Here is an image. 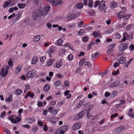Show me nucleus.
<instances>
[{
    "label": "nucleus",
    "instance_id": "27",
    "mask_svg": "<svg viewBox=\"0 0 134 134\" xmlns=\"http://www.w3.org/2000/svg\"><path fill=\"white\" fill-rule=\"evenodd\" d=\"M21 16V14L19 13H18L17 14L15 15V17H16V20H19Z\"/></svg>",
    "mask_w": 134,
    "mask_h": 134
},
{
    "label": "nucleus",
    "instance_id": "60",
    "mask_svg": "<svg viewBox=\"0 0 134 134\" xmlns=\"http://www.w3.org/2000/svg\"><path fill=\"white\" fill-rule=\"evenodd\" d=\"M112 50H113L112 49H109L107 50V52L108 53H109L111 52Z\"/></svg>",
    "mask_w": 134,
    "mask_h": 134
},
{
    "label": "nucleus",
    "instance_id": "44",
    "mask_svg": "<svg viewBox=\"0 0 134 134\" xmlns=\"http://www.w3.org/2000/svg\"><path fill=\"white\" fill-rule=\"evenodd\" d=\"M130 50V51H132L134 49V45H131L129 46Z\"/></svg>",
    "mask_w": 134,
    "mask_h": 134
},
{
    "label": "nucleus",
    "instance_id": "11",
    "mask_svg": "<svg viewBox=\"0 0 134 134\" xmlns=\"http://www.w3.org/2000/svg\"><path fill=\"white\" fill-rule=\"evenodd\" d=\"M120 83L119 81H115L114 83L111 84L110 86L112 87H117L119 86Z\"/></svg>",
    "mask_w": 134,
    "mask_h": 134
},
{
    "label": "nucleus",
    "instance_id": "4",
    "mask_svg": "<svg viewBox=\"0 0 134 134\" xmlns=\"http://www.w3.org/2000/svg\"><path fill=\"white\" fill-rule=\"evenodd\" d=\"M46 1L51 3V4L55 6H57L61 4L62 1V0H46Z\"/></svg>",
    "mask_w": 134,
    "mask_h": 134
},
{
    "label": "nucleus",
    "instance_id": "3",
    "mask_svg": "<svg viewBox=\"0 0 134 134\" xmlns=\"http://www.w3.org/2000/svg\"><path fill=\"white\" fill-rule=\"evenodd\" d=\"M37 74L36 71L34 70H31L28 71L26 74V77L28 79L33 77Z\"/></svg>",
    "mask_w": 134,
    "mask_h": 134
},
{
    "label": "nucleus",
    "instance_id": "35",
    "mask_svg": "<svg viewBox=\"0 0 134 134\" xmlns=\"http://www.w3.org/2000/svg\"><path fill=\"white\" fill-rule=\"evenodd\" d=\"M132 25L131 24H129L127 25L126 27V30L127 31H129Z\"/></svg>",
    "mask_w": 134,
    "mask_h": 134
},
{
    "label": "nucleus",
    "instance_id": "40",
    "mask_svg": "<svg viewBox=\"0 0 134 134\" xmlns=\"http://www.w3.org/2000/svg\"><path fill=\"white\" fill-rule=\"evenodd\" d=\"M8 65L10 66H12L13 65V62L11 59H10L8 62Z\"/></svg>",
    "mask_w": 134,
    "mask_h": 134
},
{
    "label": "nucleus",
    "instance_id": "23",
    "mask_svg": "<svg viewBox=\"0 0 134 134\" xmlns=\"http://www.w3.org/2000/svg\"><path fill=\"white\" fill-rule=\"evenodd\" d=\"M63 43V40L61 39L58 40L57 41V45L60 46L62 45Z\"/></svg>",
    "mask_w": 134,
    "mask_h": 134
},
{
    "label": "nucleus",
    "instance_id": "61",
    "mask_svg": "<svg viewBox=\"0 0 134 134\" xmlns=\"http://www.w3.org/2000/svg\"><path fill=\"white\" fill-rule=\"evenodd\" d=\"M92 27L91 26L87 28V30H92Z\"/></svg>",
    "mask_w": 134,
    "mask_h": 134
},
{
    "label": "nucleus",
    "instance_id": "39",
    "mask_svg": "<svg viewBox=\"0 0 134 134\" xmlns=\"http://www.w3.org/2000/svg\"><path fill=\"white\" fill-rule=\"evenodd\" d=\"M99 53V52H96L94 55L93 57H92V59H94V58L98 57Z\"/></svg>",
    "mask_w": 134,
    "mask_h": 134
},
{
    "label": "nucleus",
    "instance_id": "63",
    "mask_svg": "<svg viewBox=\"0 0 134 134\" xmlns=\"http://www.w3.org/2000/svg\"><path fill=\"white\" fill-rule=\"evenodd\" d=\"M106 41L107 42H111L112 41V39L111 38H108V39H107L106 40Z\"/></svg>",
    "mask_w": 134,
    "mask_h": 134
},
{
    "label": "nucleus",
    "instance_id": "42",
    "mask_svg": "<svg viewBox=\"0 0 134 134\" xmlns=\"http://www.w3.org/2000/svg\"><path fill=\"white\" fill-rule=\"evenodd\" d=\"M93 44V43L92 42H90V43L88 44V49H90L91 48L92 45Z\"/></svg>",
    "mask_w": 134,
    "mask_h": 134
},
{
    "label": "nucleus",
    "instance_id": "21",
    "mask_svg": "<svg viewBox=\"0 0 134 134\" xmlns=\"http://www.w3.org/2000/svg\"><path fill=\"white\" fill-rule=\"evenodd\" d=\"M49 89V86L48 84H45L44 86V89L46 91H48Z\"/></svg>",
    "mask_w": 134,
    "mask_h": 134
},
{
    "label": "nucleus",
    "instance_id": "49",
    "mask_svg": "<svg viewBox=\"0 0 134 134\" xmlns=\"http://www.w3.org/2000/svg\"><path fill=\"white\" fill-rule=\"evenodd\" d=\"M15 13H13L12 15L9 16L8 17V18L9 19H11L13 17L15 16Z\"/></svg>",
    "mask_w": 134,
    "mask_h": 134
},
{
    "label": "nucleus",
    "instance_id": "19",
    "mask_svg": "<svg viewBox=\"0 0 134 134\" xmlns=\"http://www.w3.org/2000/svg\"><path fill=\"white\" fill-rule=\"evenodd\" d=\"M117 5V3L115 2H113L110 3V6L112 8H114Z\"/></svg>",
    "mask_w": 134,
    "mask_h": 134
},
{
    "label": "nucleus",
    "instance_id": "46",
    "mask_svg": "<svg viewBox=\"0 0 134 134\" xmlns=\"http://www.w3.org/2000/svg\"><path fill=\"white\" fill-rule=\"evenodd\" d=\"M85 54V53L84 52H81L79 53V54L78 55L79 57H81V56H83Z\"/></svg>",
    "mask_w": 134,
    "mask_h": 134
},
{
    "label": "nucleus",
    "instance_id": "50",
    "mask_svg": "<svg viewBox=\"0 0 134 134\" xmlns=\"http://www.w3.org/2000/svg\"><path fill=\"white\" fill-rule=\"evenodd\" d=\"M119 63L118 62H116L114 64V67L116 68L118 67L119 65Z\"/></svg>",
    "mask_w": 134,
    "mask_h": 134
},
{
    "label": "nucleus",
    "instance_id": "33",
    "mask_svg": "<svg viewBox=\"0 0 134 134\" xmlns=\"http://www.w3.org/2000/svg\"><path fill=\"white\" fill-rule=\"evenodd\" d=\"M100 1H97L95 2V4L94 7L95 8L97 7L99 4Z\"/></svg>",
    "mask_w": 134,
    "mask_h": 134
},
{
    "label": "nucleus",
    "instance_id": "64",
    "mask_svg": "<svg viewBox=\"0 0 134 134\" xmlns=\"http://www.w3.org/2000/svg\"><path fill=\"white\" fill-rule=\"evenodd\" d=\"M49 46V44L48 43L45 42L44 44V46L46 47H48Z\"/></svg>",
    "mask_w": 134,
    "mask_h": 134
},
{
    "label": "nucleus",
    "instance_id": "8",
    "mask_svg": "<svg viewBox=\"0 0 134 134\" xmlns=\"http://www.w3.org/2000/svg\"><path fill=\"white\" fill-rule=\"evenodd\" d=\"M124 34H125L126 37V39L128 40H130L133 39V36L132 34H127L126 32H124Z\"/></svg>",
    "mask_w": 134,
    "mask_h": 134
},
{
    "label": "nucleus",
    "instance_id": "12",
    "mask_svg": "<svg viewBox=\"0 0 134 134\" xmlns=\"http://www.w3.org/2000/svg\"><path fill=\"white\" fill-rule=\"evenodd\" d=\"M76 17V16L75 14H71L68 16L67 18V19L70 21L75 19Z\"/></svg>",
    "mask_w": 134,
    "mask_h": 134
},
{
    "label": "nucleus",
    "instance_id": "22",
    "mask_svg": "<svg viewBox=\"0 0 134 134\" xmlns=\"http://www.w3.org/2000/svg\"><path fill=\"white\" fill-rule=\"evenodd\" d=\"M26 5L25 4H21L19 3L18 4V6L20 9H22L24 8Z\"/></svg>",
    "mask_w": 134,
    "mask_h": 134
},
{
    "label": "nucleus",
    "instance_id": "29",
    "mask_svg": "<svg viewBox=\"0 0 134 134\" xmlns=\"http://www.w3.org/2000/svg\"><path fill=\"white\" fill-rule=\"evenodd\" d=\"M126 36L125 35V34H124V33L123 35V38L121 39V40L120 41V42H124L126 41Z\"/></svg>",
    "mask_w": 134,
    "mask_h": 134
},
{
    "label": "nucleus",
    "instance_id": "54",
    "mask_svg": "<svg viewBox=\"0 0 134 134\" xmlns=\"http://www.w3.org/2000/svg\"><path fill=\"white\" fill-rule=\"evenodd\" d=\"M83 24V21H81L78 24V26L79 27H81V25Z\"/></svg>",
    "mask_w": 134,
    "mask_h": 134
},
{
    "label": "nucleus",
    "instance_id": "37",
    "mask_svg": "<svg viewBox=\"0 0 134 134\" xmlns=\"http://www.w3.org/2000/svg\"><path fill=\"white\" fill-rule=\"evenodd\" d=\"M85 33V31L83 29H81L79 32V34L80 35H82L84 34Z\"/></svg>",
    "mask_w": 134,
    "mask_h": 134
},
{
    "label": "nucleus",
    "instance_id": "34",
    "mask_svg": "<svg viewBox=\"0 0 134 134\" xmlns=\"http://www.w3.org/2000/svg\"><path fill=\"white\" fill-rule=\"evenodd\" d=\"M113 32V30L112 29H110L107 30L105 32L107 34H111Z\"/></svg>",
    "mask_w": 134,
    "mask_h": 134
},
{
    "label": "nucleus",
    "instance_id": "30",
    "mask_svg": "<svg viewBox=\"0 0 134 134\" xmlns=\"http://www.w3.org/2000/svg\"><path fill=\"white\" fill-rule=\"evenodd\" d=\"M73 58L74 56L72 54H69L68 57V59L70 61L72 60L73 59Z\"/></svg>",
    "mask_w": 134,
    "mask_h": 134
},
{
    "label": "nucleus",
    "instance_id": "20",
    "mask_svg": "<svg viewBox=\"0 0 134 134\" xmlns=\"http://www.w3.org/2000/svg\"><path fill=\"white\" fill-rule=\"evenodd\" d=\"M38 60V58L36 57H34L33 58L32 60L31 63L32 64H35L36 63Z\"/></svg>",
    "mask_w": 134,
    "mask_h": 134
},
{
    "label": "nucleus",
    "instance_id": "36",
    "mask_svg": "<svg viewBox=\"0 0 134 134\" xmlns=\"http://www.w3.org/2000/svg\"><path fill=\"white\" fill-rule=\"evenodd\" d=\"M93 5V0H90L89 1L88 6L90 7H91Z\"/></svg>",
    "mask_w": 134,
    "mask_h": 134
},
{
    "label": "nucleus",
    "instance_id": "59",
    "mask_svg": "<svg viewBox=\"0 0 134 134\" xmlns=\"http://www.w3.org/2000/svg\"><path fill=\"white\" fill-rule=\"evenodd\" d=\"M83 2L85 5H87V0H83Z\"/></svg>",
    "mask_w": 134,
    "mask_h": 134
},
{
    "label": "nucleus",
    "instance_id": "51",
    "mask_svg": "<svg viewBox=\"0 0 134 134\" xmlns=\"http://www.w3.org/2000/svg\"><path fill=\"white\" fill-rule=\"evenodd\" d=\"M20 79L22 80H25L26 77L24 75H22L20 76Z\"/></svg>",
    "mask_w": 134,
    "mask_h": 134
},
{
    "label": "nucleus",
    "instance_id": "6",
    "mask_svg": "<svg viewBox=\"0 0 134 134\" xmlns=\"http://www.w3.org/2000/svg\"><path fill=\"white\" fill-rule=\"evenodd\" d=\"M105 6V3L104 1H102L99 2V4L98 9L101 10L102 11L105 10L104 7Z\"/></svg>",
    "mask_w": 134,
    "mask_h": 134
},
{
    "label": "nucleus",
    "instance_id": "47",
    "mask_svg": "<svg viewBox=\"0 0 134 134\" xmlns=\"http://www.w3.org/2000/svg\"><path fill=\"white\" fill-rule=\"evenodd\" d=\"M46 26L48 28L50 29L52 27L51 24L49 23H47Z\"/></svg>",
    "mask_w": 134,
    "mask_h": 134
},
{
    "label": "nucleus",
    "instance_id": "26",
    "mask_svg": "<svg viewBox=\"0 0 134 134\" xmlns=\"http://www.w3.org/2000/svg\"><path fill=\"white\" fill-rule=\"evenodd\" d=\"M83 6V4L82 3H80L77 4V7L79 8H81Z\"/></svg>",
    "mask_w": 134,
    "mask_h": 134
},
{
    "label": "nucleus",
    "instance_id": "31",
    "mask_svg": "<svg viewBox=\"0 0 134 134\" xmlns=\"http://www.w3.org/2000/svg\"><path fill=\"white\" fill-rule=\"evenodd\" d=\"M10 2H5L3 5V7L4 8H6L9 4H10Z\"/></svg>",
    "mask_w": 134,
    "mask_h": 134
},
{
    "label": "nucleus",
    "instance_id": "55",
    "mask_svg": "<svg viewBox=\"0 0 134 134\" xmlns=\"http://www.w3.org/2000/svg\"><path fill=\"white\" fill-rule=\"evenodd\" d=\"M111 21V20L110 19H109L107 21H106V22L107 24L108 25H109L110 24Z\"/></svg>",
    "mask_w": 134,
    "mask_h": 134
},
{
    "label": "nucleus",
    "instance_id": "56",
    "mask_svg": "<svg viewBox=\"0 0 134 134\" xmlns=\"http://www.w3.org/2000/svg\"><path fill=\"white\" fill-rule=\"evenodd\" d=\"M133 60V58H131L129 61L127 62V63L128 64H130Z\"/></svg>",
    "mask_w": 134,
    "mask_h": 134
},
{
    "label": "nucleus",
    "instance_id": "53",
    "mask_svg": "<svg viewBox=\"0 0 134 134\" xmlns=\"http://www.w3.org/2000/svg\"><path fill=\"white\" fill-rule=\"evenodd\" d=\"M14 8L13 7H11L9 9V13H11L14 11Z\"/></svg>",
    "mask_w": 134,
    "mask_h": 134
},
{
    "label": "nucleus",
    "instance_id": "32",
    "mask_svg": "<svg viewBox=\"0 0 134 134\" xmlns=\"http://www.w3.org/2000/svg\"><path fill=\"white\" fill-rule=\"evenodd\" d=\"M130 15L129 14H127L124 17L123 19L125 20H128L130 17Z\"/></svg>",
    "mask_w": 134,
    "mask_h": 134
},
{
    "label": "nucleus",
    "instance_id": "43",
    "mask_svg": "<svg viewBox=\"0 0 134 134\" xmlns=\"http://www.w3.org/2000/svg\"><path fill=\"white\" fill-rule=\"evenodd\" d=\"M88 38L87 36H85L82 39V41L84 42H86L88 40Z\"/></svg>",
    "mask_w": 134,
    "mask_h": 134
},
{
    "label": "nucleus",
    "instance_id": "41",
    "mask_svg": "<svg viewBox=\"0 0 134 134\" xmlns=\"http://www.w3.org/2000/svg\"><path fill=\"white\" fill-rule=\"evenodd\" d=\"M64 85L65 86L67 87H69V82L67 80H65L64 82Z\"/></svg>",
    "mask_w": 134,
    "mask_h": 134
},
{
    "label": "nucleus",
    "instance_id": "7",
    "mask_svg": "<svg viewBox=\"0 0 134 134\" xmlns=\"http://www.w3.org/2000/svg\"><path fill=\"white\" fill-rule=\"evenodd\" d=\"M63 64V60L62 59H60L56 62L54 65V66L56 68H60Z\"/></svg>",
    "mask_w": 134,
    "mask_h": 134
},
{
    "label": "nucleus",
    "instance_id": "5",
    "mask_svg": "<svg viewBox=\"0 0 134 134\" xmlns=\"http://www.w3.org/2000/svg\"><path fill=\"white\" fill-rule=\"evenodd\" d=\"M128 47V45L126 43H121L120 44L119 49L120 51H122L125 50Z\"/></svg>",
    "mask_w": 134,
    "mask_h": 134
},
{
    "label": "nucleus",
    "instance_id": "13",
    "mask_svg": "<svg viewBox=\"0 0 134 134\" xmlns=\"http://www.w3.org/2000/svg\"><path fill=\"white\" fill-rule=\"evenodd\" d=\"M125 11L124 10L120 11L118 15V17L120 18H123L125 16Z\"/></svg>",
    "mask_w": 134,
    "mask_h": 134
},
{
    "label": "nucleus",
    "instance_id": "52",
    "mask_svg": "<svg viewBox=\"0 0 134 134\" xmlns=\"http://www.w3.org/2000/svg\"><path fill=\"white\" fill-rule=\"evenodd\" d=\"M46 58V57H40V60L41 61H43Z\"/></svg>",
    "mask_w": 134,
    "mask_h": 134
},
{
    "label": "nucleus",
    "instance_id": "58",
    "mask_svg": "<svg viewBox=\"0 0 134 134\" xmlns=\"http://www.w3.org/2000/svg\"><path fill=\"white\" fill-rule=\"evenodd\" d=\"M53 73L52 72L50 71L49 73V76L50 77H51L53 76Z\"/></svg>",
    "mask_w": 134,
    "mask_h": 134
},
{
    "label": "nucleus",
    "instance_id": "10",
    "mask_svg": "<svg viewBox=\"0 0 134 134\" xmlns=\"http://www.w3.org/2000/svg\"><path fill=\"white\" fill-rule=\"evenodd\" d=\"M57 47L55 46H52L48 50L47 52L49 53H54L56 50Z\"/></svg>",
    "mask_w": 134,
    "mask_h": 134
},
{
    "label": "nucleus",
    "instance_id": "1",
    "mask_svg": "<svg viewBox=\"0 0 134 134\" xmlns=\"http://www.w3.org/2000/svg\"><path fill=\"white\" fill-rule=\"evenodd\" d=\"M50 7L49 6H46L44 9L40 7L37 9L34 12V15L36 16H43L47 15Z\"/></svg>",
    "mask_w": 134,
    "mask_h": 134
},
{
    "label": "nucleus",
    "instance_id": "62",
    "mask_svg": "<svg viewBox=\"0 0 134 134\" xmlns=\"http://www.w3.org/2000/svg\"><path fill=\"white\" fill-rule=\"evenodd\" d=\"M15 92H22V91L20 89H18L15 91Z\"/></svg>",
    "mask_w": 134,
    "mask_h": 134
},
{
    "label": "nucleus",
    "instance_id": "57",
    "mask_svg": "<svg viewBox=\"0 0 134 134\" xmlns=\"http://www.w3.org/2000/svg\"><path fill=\"white\" fill-rule=\"evenodd\" d=\"M107 74L106 72H100V74L101 75L102 77L104 76V75H106Z\"/></svg>",
    "mask_w": 134,
    "mask_h": 134
},
{
    "label": "nucleus",
    "instance_id": "28",
    "mask_svg": "<svg viewBox=\"0 0 134 134\" xmlns=\"http://www.w3.org/2000/svg\"><path fill=\"white\" fill-rule=\"evenodd\" d=\"M22 68V66L21 65H19L18 66H17L16 69L18 71L17 72L18 73H19L20 72L21 69Z\"/></svg>",
    "mask_w": 134,
    "mask_h": 134
},
{
    "label": "nucleus",
    "instance_id": "24",
    "mask_svg": "<svg viewBox=\"0 0 134 134\" xmlns=\"http://www.w3.org/2000/svg\"><path fill=\"white\" fill-rule=\"evenodd\" d=\"M61 82L60 81L58 80L55 82L54 85L57 87H58L61 84Z\"/></svg>",
    "mask_w": 134,
    "mask_h": 134
},
{
    "label": "nucleus",
    "instance_id": "9",
    "mask_svg": "<svg viewBox=\"0 0 134 134\" xmlns=\"http://www.w3.org/2000/svg\"><path fill=\"white\" fill-rule=\"evenodd\" d=\"M118 61L120 64H125L126 62V59L124 57H121L119 58Z\"/></svg>",
    "mask_w": 134,
    "mask_h": 134
},
{
    "label": "nucleus",
    "instance_id": "14",
    "mask_svg": "<svg viewBox=\"0 0 134 134\" xmlns=\"http://www.w3.org/2000/svg\"><path fill=\"white\" fill-rule=\"evenodd\" d=\"M55 60L53 59H51L47 61V66H50L52 64L53 62H54Z\"/></svg>",
    "mask_w": 134,
    "mask_h": 134
},
{
    "label": "nucleus",
    "instance_id": "15",
    "mask_svg": "<svg viewBox=\"0 0 134 134\" xmlns=\"http://www.w3.org/2000/svg\"><path fill=\"white\" fill-rule=\"evenodd\" d=\"M99 31L98 32L96 31L92 33V35L95 38H97L98 36H99L101 35L99 33Z\"/></svg>",
    "mask_w": 134,
    "mask_h": 134
},
{
    "label": "nucleus",
    "instance_id": "18",
    "mask_svg": "<svg viewBox=\"0 0 134 134\" xmlns=\"http://www.w3.org/2000/svg\"><path fill=\"white\" fill-rule=\"evenodd\" d=\"M41 38L40 36L37 35L35 36L34 38V40L35 41H39Z\"/></svg>",
    "mask_w": 134,
    "mask_h": 134
},
{
    "label": "nucleus",
    "instance_id": "45",
    "mask_svg": "<svg viewBox=\"0 0 134 134\" xmlns=\"http://www.w3.org/2000/svg\"><path fill=\"white\" fill-rule=\"evenodd\" d=\"M115 36L117 38L119 39L121 37L120 35L118 33H116L115 34Z\"/></svg>",
    "mask_w": 134,
    "mask_h": 134
},
{
    "label": "nucleus",
    "instance_id": "17",
    "mask_svg": "<svg viewBox=\"0 0 134 134\" xmlns=\"http://www.w3.org/2000/svg\"><path fill=\"white\" fill-rule=\"evenodd\" d=\"M84 64L85 65L88 66L89 68H91L92 66V65L90 61H85Z\"/></svg>",
    "mask_w": 134,
    "mask_h": 134
},
{
    "label": "nucleus",
    "instance_id": "48",
    "mask_svg": "<svg viewBox=\"0 0 134 134\" xmlns=\"http://www.w3.org/2000/svg\"><path fill=\"white\" fill-rule=\"evenodd\" d=\"M81 69L80 68H78L76 71V72L77 73H79L81 71Z\"/></svg>",
    "mask_w": 134,
    "mask_h": 134
},
{
    "label": "nucleus",
    "instance_id": "2",
    "mask_svg": "<svg viewBox=\"0 0 134 134\" xmlns=\"http://www.w3.org/2000/svg\"><path fill=\"white\" fill-rule=\"evenodd\" d=\"M9 67L7 65L4 66L1 69L0 75L3 77H5L7 74Z\"/></svg>",
    "mask_w": 134,
    "mask_h": 134
},
{
    "label": "nucleus",
    "instance_id": "16",
    "mask_svg": "<svg viewBox=\"0 0 134 134\" xmlns=\"http://www.w3.org/2000/svg\"><path fill=\"white\" fill-rule=\"evenodd\" d=\"M25 89L24 90V92L29 91L31 89L30 86L28 84L25 85Z\"/></svg>",
    "mask_w": 134,
    "mask_h": 134
},
{
    "label": "nucleus",
    "instance_id": "38",
    "mask_svg": "<svg viewBox=\"0 0 134 134\" xmlns=\"http://www.w3.org/2000/svg\"><path fill=\"white\" fill-rule=\"evenodd\" d=\"M115 43H113L110 44L109 46V47L110 49H113L115 46Z\"/></svg>",
    "mask_w": 134,
    "mask_h": 134
},
{
    "label": "nucleus",
    "instance_id": "25",
    "mask_svg": "<svg viewBox=\"0 0 134 134\" xmlns=\"http://www.w3.org/2000/svg\"><path fill=\"white\" fill-rule=\"evenodd\" d=\"M85 59L82 58L79 62V64L80 66H82L83 64V63H84L85 61Z\"/></svg>",
    "mask_w": 134,
    "mask_h": 134
}]
</instances>
